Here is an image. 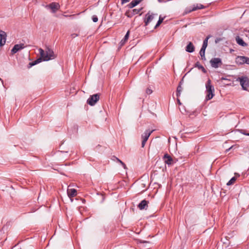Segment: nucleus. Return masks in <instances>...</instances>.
Segmentation results:
<instances>
[{"mask_svg":"<svg viewBox=\"0 0 249 249\" xmlns=\"http://www.w3.org/2000/svg\"><path fill=\"white\" fill-rule=\"evenodd\" d=\"M38 51L44 61H47L56 57L53 51L49 47H46L45 51L41 48H39Z\"/></svg>","mask_w":249,"mask_h":249,"instance_id":"f257e3e1","label":"nucleus"},{"mask_svg":"<svg viewBox=\"0 0 249 249\" xmlns=\"http://www.w3.org/2000/svg\"><path fill=\"white\" fill-rule=\"evenodd\" d=\"M206 91L207 95L206 96V99L209 100L212 99L214 96V88L211 85V81L210 79H208L207 83H206Z\"/></svg>","mask_w":249,"mask_h":249,"instance_id":"f03ea898","label":"nucleus"},{"mask_svg":"<svg viewBox=\"0 0 249 249\" xmlns=\"http://www.w3.org/2000/svg\"><path fill=\"white\" fill-rule=\"evenodd\" d=\"M237 81L240 82V85L244 90H247L249 85V79L247 76L238 77Z\"/></svg>","mask_w":249,"mask_h":249,"instance_id":"7ed1b4c3","label":"nucleus"},{"mask_svg":"<svg viewBox=\"0 0 249 249\" xmlns=\"http://www.w3.org/2000/svg\"><path fill=\"white\" fill-rule=\"evenodd\" d=\"M100 93H96L90 95L87 100V103L90 106H93L99 101L100 99Z\"/></svg>","mask_w":249,"mask_h":249,"instance_id":"20e7f679","label":"nucleus"},{"mask_svg":"<svg viewBox=\"0 0 249 249\" xmlns=\"http://www.w3.org/2000/svg\"><path fill=\"white\" fill-rule=\"evenodd\" d=\"M154 131V130H146L145 132L142 135L141 138L142 139V147H143L145 146V143L147 140L148 139L149 136L152 134V133Z\"/></svg>","mask_w":249,"mask_h":249,"instance_id":"39448f33","label":"nucleus"},{"mask_svg":"<svg viewBox=\"0 0 249 249\" xmlns=\"http://www.w3.org/2000/svg\"><path fill=\"white\" fill-rule=\"evenodd\" d=\"M208 38H209V37H207L206 38H205L204 39V40L203 41L202 46V47L200 50V52H199V54L200 55V56L201 57V59L202 60L206 59L205 56V52L206 48L208 45Z\"/></svg>","mask_w":249,"mask_h":249,"instance_id":"423d86ee","label":"nucleus"},{"mask_svg":"<svg viewBox=\"0 0 249 249\" xmlns=\"http://www.w3.org/2000/svg\"><path fill=\"white\" fill-rule=\"evenodd\" d=\"M210 63L211 66L214 68H217L219 67H220L222 62L221 59L220 58H213L210 60Z\"/></svg>","mask_w":249,"mask_h":249,"instance_id":"0eeeda50","label":"nucleus"},{"mask_svg":"<svg viewBox=\"0 0 249 249\" xmlns=\"http://www.w3.org/2000/svg\"><path fill=\"white\" fill-rule=\"evenodd\" d=\"M204 8V5L201 4H196V5H194L191 9L187 8L186 9L184 14H187L192 11H194L198 9H203Z\"/></svg>","mask_w":249,"mask_h":249,"instance_id":"6e6552de","label":"nucleus"},{"mask_svg":"<svg viewBox=\"0 0 249 249\" xmlns=\"http://www.w3.org/2000/svg\"><path fill=\"white\" fill-rule=\"evenodd\" d=\"M46 7L50 8L52 10V12L54 13L60 8V5L58 3L52 2L50 3L49 5H46Z\"/></svg>","mask_w":249,"mask_h":249,"instance_id":"1a4fd4ad","label":"nucleus"},{"mask_svg":"<svg viewBox=\"0 0 249 249\" xmlns=\"http://www.w3.org/2000/svg\"><path fill=\"white\" fill-rule=\"evenodd\" d=\"M7 35L6 33L0 29V46H3L6 40Z\"/></svg>","mask_w":249,"mask_h":249,"instance_id":"9d476101","label":"nucleus"},{"mask_svg":"<svg viewBox=\"0 0 249 249\" xmlns=\"http://www.w3.org/2000/svg\"><path fill=\"white\" fill-rule=\"evenodd\" d=\"M154 14H150V12H148L145 15V18L144 19V23L145 26H147L148 24L151 22L154 18Z\"/></svg>","mask_w":249,"mask_h":249,"instance_id":"9b49d317","label":"nucleus"},{"mask_svg":"<svg viewBox=\"0 0 249 249\" xmlns=\"http://www.w3.org/2000/svg\"><path fill=\"white\" fill-rule=\"evenodd\" d=\"M25 48V46L24 44H16L14 45V47L11 50V53H17L18 51H20Z\"/></svg>","mask_w":249,"mask_h":249,"instance_id":"f8f14e48","label":"nucleus"},{"mask_svg":"<svg viewBox=\"0 0 249 249\" xmlns=\"http://www.w3.org/2000/svg\"><path fill=\"white\" fill-rule=\"evenodd\" d=\"M142 8L139 9H134L131 11H128L126 12L125 15L129 18L132 17L134 15L138 14L141 10Z\"/></svg>","mask_w":249,"mask_h":249,"instance_id":"ddd939ff","label":"nucleus"},{"mask_svg":"<svg viewBox=\"0 0 249 249\" xmlns=\"http://www.w3.org/2000/svg\"><path fill=\"white\" fill-rule=\"evenodd\" d=\"M148 201L144 199L142 200L138 205V207L140 210H146L148 208Z\"/></svg>","mask_w":249,"mask_h":249,"instance_id":"4468645a","label":"nucleus"},{"mask_svg":"<svg viewBox=\"0 0 249 249\" xmlns=\"http://www.w3.org/2000/svg\"><path fill=\"white\" fill-rule=\"evenodd\" d=\"M163 159L164 160V162L166 164L168 165H170L172 164V162L173 161V159L172 157L169 155L168 154H166L163 156Z\"/></svg>","mask_w":249,"mask_h":249,"instance_id":"2eb2a0df","label":"nucleus"},{"mask_svg":"<svg viewBox=\"0 0 249 249\" xmlns=\"http://www.w3.org/2000/svg\"><path fill=\"white\" fill-rule=\"evenodd\" d=\"M185 50L188 53H193L195 51V47L191 42H189L186 47Z\"/></svg>","mask_w":249,"mask_h":249,"instance_id":"dca6fc26","label":"nucleus"},{"mask_svg":"<svg viewBox=\"0 0 249 249\" xmlns=\"http://www.w3.org/2000/svg\"><path fill=\"white\" fill-rule=\"evenodd\" d=\"M236 42L239 45L243 46V47H246L247 46L248 44L245 43L244 40L240 37L239 36H237L235 38Z\"/></svg>","mask_w":249,"mask_h":249,"instance_id":"f3484780","label":"nucleus"},{"mask_svg":"<svg viewBox=\"0 0 249 249\" xmlns=\"http://www.w3.org/2000/svg\"><path fill=\"white\" fill-rule=\"evenodd\" d=\"M76 193V190L75 189H68L67 190L68 195L70 198L75 196Z\"/></svg>","mask_w":249,"mask_h":249,"instance_id":"a211bd4d","label":"nucleus"},{"mask_svg":"<svg viewBox=\"0 0 249 249\" xmlns=\"http://www.w3.org/2000/svg\"><path fill=\"white\" fill-rule=\"evenodd\" d=\"M142 0H133L128 5L129 8H132L138 5Z\"/></svg>","mask_w":249,"mask_h":249,"instance_id":"6ab92c4d","label":"nucleus"},{"mask_svg":"<svg viewBox=\"0 0 249 249\" xmlns=\"http://www.w3.org/2000/svg\"><path fill=\"white\" fill-rule=\"evenodd\" d=\"M129 36V31H128L125 34L124 37V38L120 41V45L123 46L124 45L125 43L127 41L128 37Z\"/></svg>","mask_w":249,"mask_h":249,"instance_id":"aec40b11","label":"nucleus"},{"mask_svg":"<svg viewBox=\"0 0 249 249\" xmlns=\"http://www.w3.org/2000/svg\"><path fill=\"white\" fill-rule=\"evenodd\" d=\"M235 62L238 65L244 64L243 56H238L235 58Z\"/></svg>","mask_w":249,"mask_h":249,"instance_id":"412c9836","label":"nucleus"},{"mask_svg":"<svg viewBox=\"0 0 249 249\" xmlns=\"http://www.w3.org/2000/svg\"><path fill=\"white\" fill-rule=\"evenodd\" d=\"M42 61H43V59H42V58L41 56H40V58L37 59L35 61H33L32 62H30L29 64V68H30L40 62H41Z\"/></svg>","mask_w":249,"mask_h":249,"instance_id":"4be33fe9","label":"nucleus"},{"mask_svg":"<svg viewBox=\"0 0 249 249\" xmlns=\"http://www.w3.org/2000/svg\"><path fill=\"white\" fill-rule=\"evenodd\" d=\"M113 160L114 161H115L116 160L117 162L120 163L121 164V165L123 166V167L124 168V169H126V165L121 160H120V159H119L118 158H117L115 156H113L112 159H111Z\"/></svg>","mask_w":249,"mask_h":249,"instance_id":"5701e85b","label":"nucleus"},{"mask_svg":"<svg viewBox=\"0 0 249 249\" xmlns=\"http://www.w3.org/2000/svg\"><path fill=\"white\" fill-rule=\"evenodd\" d=\"M195 67H197L200 70H202V71L204 72H206V70L205 69H204V68L200 65V63L199 62H197L195 65Z\"/></svg>","mask_w":249,"mask_h":249,"instance_id":"b1692460","label":"nucleus"},{"mask_svg":"<svg viewBox=\"0 0 249 249\" xmlns=\"http://www.w3.org/2000/svg\"><path fill=\"white\" fill-rule=\"evenodd\" d=\"M183 89V88L180 85H178L177 89V96L179 97L180 95L181 92Z\"/></svg>","mask_w":249,"mask_h":249,"instance_id":"393cba45","label":"nucleus"},{"mask_svg":"<svg viewBox=\"0 0 249 249\" xmlns=\"http://www.w3.org/2000/svg\"><path fill=\"white\" fill-rule=\"evenodd\" d=\"M236 179V177H232L227 183L228 186L233 184Z\"/></svg>","mask_w":249,"mask_h":249,"instance_id":"a878e982","label":"nucleus"},{"mask_svg":"<svg viewBox=\"0 0 249 249\" xmlns=\"http://www.w3.org/2000/svg\"><path fill=\"white\" fill-rule=\"evenodd\" d=\"M244 64H247L249 65V57L243 56Z\"/></svg>","mask_w":249,"mask_h":249,"instance_id":"bb28decb","label":"nucleus"},{"mask_svg":"<svg viewBox=\"0 0 249 249\" xmlns=\"http://www.w3.org/2000/svg\"><path fill=\"white\" fill-rule=\"evenodd\" d=\"M163 19L161 17H160L159 19L155 26V28L159 26L163 21Z\"/></svg>","mask_w":249,"mask_h":249,"instance_id":"cd10ccee","label":"nucleus"},{"mask_svg":"<svg viewBox=\"0 0 249 249\" xmlns=\"http://www.w3.org/2000/svg\"><path fill=\"white\" fill-rule=\"evenodd\" d=\"M92 19L94 22H97L98 18L96 16L94 15L92 17Z\"/></svg>","mask_w":249,"mask_h":249,"instance_id":"c85d7f7f","label":"nucleus"},{"mask_svg":"<svg viewBox=\"0 0 249 249\" xmlns=\"http://www.w3.org/2000/svg\"><path fill=\"white\" fill-rule=\"evenodd\" d=\"M152 90L151 89H150V88H147L146 90V93L147 94H150L152 93Z\"/></svg>","mask_w":249,"mask_h":249,"instance_id":"c756f323","label":"nucleus"},{"mask_svg":"<svg viewBox=\"0 0 249 249\" xmlns=\"http://www.w3.org/2000/svg\"><path fill=\"white\" fill-rule=\"evenodd\" d=\"M78 36V35L77 34H75V33L72 34L71 35V36L72 38H75V37Z\"/></svg>","mask_w":249,"mask_h":249,"instance_id":"7c9ffc66","label":"nucleus"},{"mask_svg":"<svg viewBox=\"0 0 249 249\" xmlns=\"http://www.w3.org/2000/svg\"><path fill=\"white\" fill-rule=\"evenodd\" d=\"M129 0H121L122 4H123L125 3L128 2Z\"/></svg>","mask_w":249,"mask_h":249,"instance_id":"2f4dec72","label":"nucleus"},{"mask_svg":"<svg viewBox=\"0 0 249 249\" xmlns=\"http://www.w3.org/2000/svg\"><path fill=\"white\" fill-rule=\"evenodd\" d=\"M183 79H182L179 83V85H180V86H181V85L183 84Z\"/></svg>","mask_w":249,"mask_h":249,"instance_id":"473e14b6","label":"nucleus"},{"mask_svg":"<svg viewBox=\"0 0 249 249\" xmlns=\"http://www.w3.org/2000/svg\"><path fill=\"white\" fill-rule=\"evenodd\" d=\"M64 16L66 17H72L73 16V15H70V16L64 15Z\"/></svg>","mask_w":249,"mask_h":249,"instance_id":"72a5a7b5","label":"nucleus"},{"mask_svg":"<svg viewBox=\"0 0 249 249\" xmlns=\"http://www.w3.org/2000/svg\"><path fill=\"white\" fill-rule=\"evenodd\" d=\"M232 148V146H231L230 148H229V149H227L226 150V152H228L229 151L231 148Z\"/></svg>","mask_w":249,"mask_h":249,"instance_id":"f704fd0d","label":"nucleus"},{"mask_svg":"<svg viewBox=\"0 0 249 249\" xmlns=\"http://www.w3.org/2000/svg\"><path fill=\"white\" fill-rule=\"evenodd\" d=\"M177 101H178V104L180 105L181 103H180V100L178 99Z\"/></svg>","mask_w":249,"mask_h":249,"instance_id":"c9c22d12","label":"nucleus"},{"mask_svg":"<svg viewBox=\"0 0 249 249\" xmlns=\"http://www.w3.org/2000/svg\"><path fill=\"white\" fill-rule=\"evenodd\" d=\"M0 80L1 81L2 84H3V80H2L1 78H0ZM3 86L4 87V85H3Z\"/></svg>","mask_w":249,"mask_h":249,"instance_id":"e433bc0d","label":"nucleus"},{"mask_svg":"<svg viewBox=\"0 0 249 249\" xmlns=\"http://www.w3.org/2000/svg\"><path fill=\"white\" fill-rule=\"evenodd\" d=\"M158 1L159 2H162L163 1V0H158Z\"/></svg>","mask_w":249,"mask_h":249,"instance_id":"4c0bfd02","label":"nucleus"},{"mask_svg":"<svg viewBox=\"0 0 249 249\" xmlns=\"http://www.w3.org/2000/svg\"><path fill=\"white\" fill-rule=\"evenodd\" d=\"M246 135H247V136H249V133H247Z\"/></svg>","mask_w":249,"mask_h":249,"instance_id":"58836bf2","label":"nucleus"},{"mask_svg":"<svg viewBox=\"0 0 249 249\" xmlns=\"http://www.w3.org/2000/svg\"><path fill=\"white\" fill-rule=\"evenodd\" d=\"M248 32L249 33V31H248Z\"/></svg>","mask_w":249,"mask_h":249,"instance_id":"ea45409f","label":"nucleus"}]
</instances>
